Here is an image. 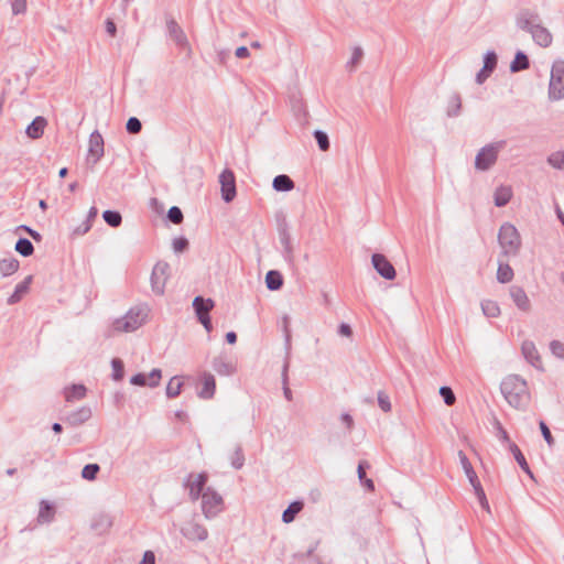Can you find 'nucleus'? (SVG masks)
I'll use <instances>...</instances> for the list:
<instances>
[{
    "mask_svg": "<svg viewBox=\"0 0 564 564\" xmlns=\"http://www.w3.org/2000/svg\"><path fill=\"white\" fill-rule=\"evenodd\" d=\"M91 228V225L89 221H83L79 226L75 227L73 230H72V236L73 237H78V236H83L85 234H87Z\"/></svg>",
    "mask_w": 564,
    "mask_h": 564,
    "instance_id": "nucleus-57",
    "label": "nucleus"
},
{
    "mask_svg": "<svg viewBox=\"0 0 564 564\" xmlns=\"http://www.w3.org/2000/svg\"><path fill=\"white\" fill-rule=\"evenodd\" d=\"M539 426H540V430H541L544 441L547 443V445L550 447L553 446L554 438H553L551 431H550L549 426L546 425V423L544 421H540Z\"/></svg>",
    "mask_w": 564,
    "mask_h": 564,
    "instance_id": "nucleus-55",
    "label": "nucleus"
},
{
    "mask_svg": "<svg viewBox=\"0 0 564 564\" xmlns=\"http://www.w3.org/2000/svg\"><path fill=\"white\" fill-rule=\"evenodd\" d=\"M314 138L318 144V148L322 151H327L329 149L330 143H329V139H328V135L326 132H324L322 130H315Z\"/></svg>",
    "mask_w": 564,
    "mask_h": 564,
    "instance_id": "nucleus-45",
    "label": "nucleus"
},
{
    "mask_svg": "<svg viewBox=\"0 0 564 564\" xmlns=\"http://www.w3.org/2000/svg\"><path fill=\"white\" fill-rule=\"evenodd\" d=\"M369 467L368 463L366 460H362L358 464V468H357V473H358V478L360 479V481H364V479L366 478V468Z\"/></svg>",
    "mask_w": 564,
    "mask_h": 564,
    "instance_id": "nucleus-62",
    "label": "nucleus"
},
{
    "mask_svg": "<svg viewBox=\"0 0 564 564\" xmlns=\"http://www.w3.org/2000/svg\"><path fill=\"white\" fill-rule=\"evenodd\" d=\"M495 427L497 430V436L498 438L501 441V442H505V443H511L510 442V438H509V434L508 432L503 429V426L501 425V423L496 420L495 421Z\"/></svg>",
    "mask_w": 564,
    "mask_h": 564,
    "instance_id": "nucleus-56",
    "label": "nucleus"
},
{
    "mask_svg": "<svg viewBox=\"0 0 564 564\" xmlns=\"http://www.w3.org/2000/svg\"><path fill=\"white\" fill-rule=\"evenodd\" d=\"M289 367H290L289 357H286L283 368H282L281 377H282V384H283V394L288 401H291L292 400V391L289 387V375H288Z\"/></svg>",
    "mask_w": 564,
    "mask_h": 564,
    "instance_id": "nucleus-36",
    "label": "nucleus"
},
{
    "mask_svg": "<svg viewBox=\"0 0 564 564\" xmlns=\"http://www.w3.org/2000/svg\"><path fill=\"white\" fill-rule=\"evenodd\" d=\"M340 420L343 421V423L346 425V427L348 430H351L352 426H354V420L351 417L350 414L348 413H343L341 416H340Z\"/></svg>",
    "mask_w": 564,
    "mask_h": 564,
    "instance_id": "nucleus-64",
    "label": "nucleus"
},
{
    "mask_svg": "<svg viewBox=\"0 0 564 564\" xmlns=\"http://www.w3.org/2000/svg\"><path fill=\"white\" fill-rule=\"evenodd\" d=\"M171 278V267L165 261H158L151 272L150 282L151 290L155 295L162 296L165 292V286Z\"/></svg>",
    "mask_w": 564,
    "mask_h": 564,
    "instance_id": "nucleus-6",
    "label": "nucleus"
},
{
    "mask_svg": "<svg viewBox=\"0 0 564 564\" xmlns=\"http://www.w3.org/2000/svg\"><path fill=\"white\" fill-rule=\"evenodd\" d=\"M99 470H100V466L98 464H96V463L87 464L82 469V477L86 480L93 481L96 479Z\"/></svg>",
    "mask_w": 564,
    "mask_h": 564,
    "instance_id": "nucleus-43",
    "label": "nucleus"
},
{
    "mask_svg": "<svg viewBox=\"0 0 564 564\" xmlns=\"http://www.w3.org/2000/svg\"><path fill=\"white\" fill-rule=\"evenodd\" d=\"M530 34L532 36L533 42L541 47H549L553 42L552 33L541 23H539V25H535Z\"/></svg>",
    "mask_w": 564,
    "mask_h": 564,
    "instance_id": "nucleus-18",
    "label": "nucleus"
},
{
    "mask_svg": "<svg viewBox=\"0 0 564 564\" xmlns=\"http://www.w3.org/2000/svg\"><path fill=\"white\" fill-rule=\"evenodd\" d=\"M193 307L195 310L197 318L208 316L209 312L214 308V301L212 299L196 296L193 301Z\"/></svg>",
    "mask_w": 564,
    "mask_h": 564,
    "instance_id": "nucleus-24",
    "label": "nucleus"
},
{
    "mask_svg": "<svg viewBox=\"0 0 564 564\" xmlns=\"http://www.w3.org/2000/svg\"><path fill=\"white\" fill-rule=\"evenodd\" d=\"M506 141H497L482 147L475 158V169L479 172L489 171L498 161L500 151L505 148Z\"/></svg>",
    "mask_w": 564,
    "mask_h": 564,
    "instance_id": "nucleus-3",
    "label": "nucleus"
},
{
    "mask_svg": "<svg viewBox=\"0 0 564 564\" xmlns=\"http://www.w3.org/2000/svg\"><path fill=\"white\" fill-rule=\"evenodd\" d=\"M139 564H155V555L152 551H145Z\"/></svg>",
    "mask_w": 564,
    "mask_h": 564,
    "instance_id": "nucleus-61",
    "label": "nucleus"
},
{
    "mask_svg": "<svg viewBox=\"0 0 564 564\" xmlns=\"http://www.w3.org/2000/svg\"><path fill=\"white\" fill-rule=\"evenodd\" d=\"M15 251L19 252L23 257H29L33 254L34 247L32 242L26 238H20L18 239L15 243Z\"/></svg>",
    "mask_w": 564,
    "mask_h": 564,
    "instance_id": "nucleus-38",
    "label": "nucleus"
},
{
    "mask_svg": "<svg viewBox=\"0 0 564 564\" xmlns=\"http://www.w3.org/2000/svg\"><path fill=\"white\" fill-rule=\"evenodd\" d=\"M378 404L380 406V409L383 411V412H390L391 411V402H390V398L389 395L383 392V391H379L378 392Z\"/></svg>",
    "mask_w": 564,
    "mask_h": 564,
    "instance_id": "nucleus-53",
    "label": "nucleus"
},
{
    "mask_svg": "<svg viewBox=\"0 0 564 564\" xmlns=\"http://www.w3.org/2000/svg\"><path fill=\"white\" fill-rule=\"evenodd\" d=\"M513 270L508 263L499 262L497 270V280L500 283H508L513 279Z\"/></svg>",
    "mask_w": 564,
    "mask_h": 564,
    "instance_id": "nucleus-35",
    "label": "nucleus"
},
{
    "mask_svg": "<svg viewBox=\"0 0 564 564\" xmlns=\"http://www.w3.org/2000/svg\"><path fill=\"white\" fill-rule=\"evenodd\" d=\"M126 129L131 134H137L142 129V123L137 117H130L126 123Z\"/></svg>",
    "mask_w": 564,
    "mask_h": 564,
    "instance_id": "nucleus-49",
    "label": "nucleus"
},
{
    "mask_svg": "<svg viewBox=\"0 0 564 564\" xmlns=\"http://www.w3.org/2000/svg\"><path fill=\"white\" fill-rule=\"evenodd\" d=\"M498 242L502 249V257L517 256L521 247V237L517 228L510 224L501 225L498 234Z\"/></svg>",
    "mask_w": 564,
    "mask_h": 564,
    "instance_id": "nucleus-2",
    "label": "nucleus"
},
{
    "mask_svg": "<svg viewBox=\"0 0 564 564\" xmlns=\"http://www.w3.org/2000/svg\"><path fill=\"white\" fill-rule=\"evenodd\" d=\"M111 367H112V379L115 381H120L123 379V376H124V366H123V362L121 359L119 358H113L111 360Z\"/></svg>",
    "mask_w": 564,
    "mask_h": 564,
    "instance_id": "nucleus-44",
    "label": "nucleus"
},
{
    "mask_svg": "<svg viewBox=\"0 0 564 564\" xmlns=\"http://www.w3.org/2000/svg\"><path fill=\"white\" fill-rule=\"evenodd\" d=\"M294 182L286 174L276 175L272 182V187L276 192H290L294 188Z\"/></svg>",
    "mask_w": 564,
    "mask_h": 564,
    "instance_id": "nucleus-27",
    "label": "nucleus"
},
{
    "mask_svg": "<svg viewBox=\"0 0 564 564\" xmlns=\"http://www.w3.org/2000/svg\"><path fill=\"white\" fill-rule=\"evenodd\" d=\"M540 17L536 12L522 9L516 17V24L520 30L531 33L535 25H539Z\"/></svg>",
    "mask_w": 564,
    "mask_h": 564,
    "instance_id": "nucleus-11",
    "label": "nucleus"
},
{
    "mask_svg": "<svg viewBox=\"0 0 564 564\" xmlns=\"http://www.w3.org/2000/svg\"><path fill=\"white\" fill-rule=\"evenodd\" d=\"M265 285L270 291H278L283 285V278L279 271L271 270L265 275Z\"/></svg>",
    "mask_w": 564,
    "mask_h": 564,
    "instance_id": "nucleus-32",
    "label": "nucleus"
},
{
    "mask_svg": "<svg viewBox=\"0 0 564 564\" xmlns=\"http://www.w3.org/2000/svg\"><path fill=\"white\" fill-rule=\"evenodd\" d=\"M506 401L514 409H524L530 401L527 381L519 375L507 376L500 384Z\"/></svg>",
    "mask_w": 564,
    "mask_h": 564,
    "instance_id": "nucleus-1",
    "label": "nucleus"
},
{
    "mask_svg": "<svg viewBox=\"0 0 564 564\" xmlns=\"http://www.w3.org/2000/svg\"><path fill=\"white\" fill-rule=\"evenodd\" d=\"M364 52L360 47H355L350 59L347 62L346 67L352 72L360 63Z\"/></svg>",
    "mask_w": 564,
    "mask_h": 564,
    "instance_id": "nucleus-46",
    "label": "nucleus"
},
{
    "mask_svg": "<svg viewBox=\"0 0 564 564\" xmlns=\"http://www.w3.org/2000/svg\"><path fill=\"white\" fill-rule=\"evenodd\" d=\"M55 514V510L51 503L45 500H42L40 503V510L37 516L39 523H50L53 521Z\"/></svg>",
    "mask_w": 564,
    "mask_h": 564,
    "instance_id": "nucleus-31",
    "label": "nucleus"
},
{
    "mask_svg": "<svg viewBox=\"0 0 564 564\" xmlns=\"http://www.w3.org/2000/svg\"><path fill=\"white\" fill-rule=\"evenodd\" d=\"M497 54L494 51H489L484 56V68L485 70H489L490 73L494 72V69L497 66Z\"/></svg>",
    "mask_w": 564,
    "mask_h": 564,
    "instance_id": "nucleus-47",
    "label": "nucleus"
},
{
    "mask_svg": "<svg viewBox=\"0 0 564 564\" xmlns=\"http://www.w3.org/2000/svg\"><path fill=\"white\" fill-rule=\"evenodd\" d=\"M521 351L525 360L538 370H543L541 356L532 340H524L521 346Z\"/></svg>",
    "mask_w": 564,
    "mask_h": 564,
    "instance_id": "nucleus-14",
    "label": "nucleus"
},
{
    "mask_svg": "<svg viewBox=\"0 0 564 564\" xmlns=\"http://www.w3.org/2000/svg\"><path fill=\"white\" fill-rule=\"evenodd\" d=\"M509 449L510 452L512 453L514 459L517 460V463L519 464L520 468L527 474L529 475L531 478H533V474L529 467V464L527 463V459L524 457V455L522 454V452L520 451V448L518 447L517 444L514 443H510L509 445Z\"/></svg>",
    "mask_w": 564,
    "mask_h": 564,
    "instance_id": "nucleus-28",
    "label": "nucleus"
},
{
    "mask_svg": "<svg viewBox=\"0 0 564 564\" xmlns=\"http://www.w3.org/2000/svg\"><path fill=\"white\" fill-rule=\"evenodd\" d=\"M440 394L442 395L446 405H453L456 401V397L449 387H441Z\"/></svg>",
    "mask_w": 564,
    "mask_h": 564,
    "instance_id": "nucleus-50",
    "label": "nucleus"
},
{
    "mask_svg": "<svg viewBox=\"0 0 564 564\" xmlns=\"http://www.w3.org/2000/svg\"><path fill=\"white\" fill-rule=\"evenodd\" d=\"M338 334L344 337H350L352 335V329L348 324L341 323L338 327Z\"/></svg>",
    "mask_w": 564,
    "mask_h": 564,
    "instance_id": "nucleus-60",
    "label": "nucleus"
},
{
    "mask_svg": "<svg viewBox=\"0 0 564 564\" xmlns=\"http://www.w3.org/2000/svg\"><path fill=\"white\" fill-rule=\"evenodd\" d=\"M183 382L180 378L173 377L166 386L167 398H176L182 391Z\"/></svg>",
    "mask_w": 564,
    "mask_h": 564,
    "instance_id": "nucleus-41",
    "label": "nucleus"
},
{
    "mask_svg": "<svg viewBox=\"0 0 564 564\" xmlns=\"http://www.w3.org/2000/svg\"><path fill=\"white\" fill-rule=\"evenodd\" d=\"M491 73L489 70H485L482 67L476 75V82L478 84H482L490 75Z\"/></svg>",
    "mask_w": 564,
    "mask_h": 564,
    "instance_id": "nucleus-63",
    "label": "nucleus"
},
{
    "mask_svg": "<svg viewBox=\"0 0 564 564\" xmlns=\"http://www.w3.org/2000/svg\"><path fill=\"white\" fill-rule=\"evenodd\" d=\"M202 389L198 392V397L200 399H212L215 394L216 390V380L215 377L209 372H203L200 377Z\"/></svg>",
    "mask_w": 564,
    "mask_h": 564,
    "instance_id": "nucleus-20",
    "label": "nucleus"
},
{
    "mask_svg": "<svg viewBox=\"0 0 564 564\" xmlns=\"http://www.w3.org/2000/svg\"><path fill=\"white\" fill-rule=\"evenodd\" d=\"M166 29L169 36L174 41V43L185 50L189 55L192 53L191 45L188 43L187 36L184 33L183 29L178 25V23L174 19H169L166 21Z\"/></svg>",
    "mask_w": 564,
    "mask_h": 564,
    "instance_id": "nucleus-9",
    "label": "nucleus"
},
{
    "mask_svg": "<svg viewBox=\"0 0 564 564\" xmlns=\"http://www.w3.org/2000/svg\"><path fill=\"white\" fill-rule=\"evenodd\" d=\"M86 387L83 384H73L69 388L65 389V399L67 402H73L75 400H82L86 395Z\"/></svg>",
    "mask_w": 564,
    "mask_h": 564,
    "instance_id": "nucleus-33",
    "label": "nucleus"
},
{
    "mask_svg": "<svg viewBox=\"0 0 564 564\" xmlns=\"http://www.w3.org/2000/svg\"><path fill=\"white\" fill-rule=\"evenodd\" d=\"M458 458H459V462H460V465L465 471V475L467 476L470 485H478V476L476 474V471L474 470L468 457L466 456V454L463 452V451H458Z\"/></svg>",
    "mask_w": 564,
    "mask_h": 564,
    "instance_id": "nucleus-26",
    "label": "nucleus"
},
{
    "mask_svg": "<svg viewBox=\"0 0 564 564\" xmlns=\"http://www.w3.org/2000/svg\"><path fill=\"white\" fill-rule=\"evenodd\" d=\"M462 108V99L459 94H453L448 100L447 116L456 117L459 115Z\"/></svg>",
    "mask_w": 564,
    "mask_h": 564,
    "instance_id": "nucleus-37",
    "label": "nucleus"
},
{
    "mask_svg": "<svg viewBox=\"0 0 564 564\" xmlns=\"http://www.w3.org/2000/svg\"><path fill=\"white\" fill-rule=\"evenodd\" d=\"M371 262L375 270L386 280H393L395 278V269L392 263L381 253H373Z\"/></svg>",
    "mask_w": 564,
    "mask_h": 564,
    "instance_id": "nucleus-10",
    "label": "nucleus"
},
{
    "mask_svg": "<svg viewBox=\"0 0 564 564\" xmlns=\"http://www.w3.org/2000/svg\"><path fill=\"white\" fill-rule=\"evenodd\" d=\"M33 276L28 275L22 282H20L14 292L8 297V304L13 305L22 300V297L29 292Z\"/></svg>",
    "mask_w": 564,
    "mask_h": 564,
    "instance_id": "nucleus-21",
    "label": "nucleus"
},
{
    "mask_svg": "<svg viewBox=\"0 0 564 564\" xmlns=\"http://www.w3.org/2000/svg\"><path fill=\"white\" fill-rule=\"evenodd\" d=\"M200 498L202 511L206 519H213L224 510V499L213 488L207 487Z\"/></svg>",
    "mask_w": 564,
    "mask_h": 564,
    "instance_id": "nucleus-7",
    "label": "nucleus"
},
{
    "mask_svg": "<svg viewBox=\"0 0 564 564\" xmlns=\"http://www.w3.org/2000/svg\"><path fill=\"white\" fill-rule=\"evenodd\" d=\"M509 294L520 311L529 312L531 310V302L523 288L512 285L509 289Z\"/></svg>",
    "mask_w": 564,
    "mask_h": 564,
    "instance_id": "nucleus-17",
    "label": "nucleus"
},
{
    "mask_svg": "<svg viewBox=\"0 0 564 564\" xmlns=\"http://www.w3.org/2000/svg\"><path fill=\"white\" fill-rule=\"evenodd\" d=\"M221 198L230 203L236 197V177L231 170L226 169L219 175Z\"/></svg>",
    "mask_w": 564,
    "mask_h": 564,
    "instance_id": "nucleus-8",
    "label": "nucleus"
},
{
    "mask_svg": "<svg viewBox=\"0 0 564 564\" xmlns=\"http://www.w3.org/2000/svg\"><path fill=\"white\" fill-rule=\"evenodd\" d=\"M19 260L14 257H9L0 260V273L2 276H9L15 273L19 269Z\"/></svg>",
    "mask_w": 564,
    "mask_h": 564,
    "instance_id": "nucleus-29",
    "label": "nucleus"
},
{
    "mask_svg": "<svg viewBox=\"0 0 564 564\" xmlns=\"http://www.w3.org/2000/svg\"><path fill=\"white\" fill-rule=\"evenodd\" d=\"M181 533L189 541H205L208 536L207 529L199 523L188 522L182 529Z\"/></svg>",
    "mask_w": 564,
    "mask_h": 564,
    "instance_id": "nucleus-15",
    "label": "nucleus"
},
{
    "mask_svg": "<svg viewBox=\"0 0 564 564\" xmlns=\"http://www.w3.org/2000/svg\"><path fill=\"white\" fill-rule=\"evenodd\" d=\"M187 247H188V241L184 237L175 238L173 240V249L175 252H183L187 249Z\"/></svg>",
    "mask_w": 564,
    "mask_h": 564,
    "instance_id": "nucleus-59",
    "label": "nucleus"
},
{
    "mask_svg": "<svg viewBox=\"0 0 564 564\" xmlns=\"http://www.w3.org/2000/svg\"><path fill=\"white\" fill-rule=\"evenodd\" d=\"M212 365L214 370L220 376H230L236 371L234 364L224 356L215 357Z\"/></svg>",
    "mask_w": 564,
    "mask_h": 564,
    "instance_id": "nucleus-23",
    "label": "nucleus"
},
{
    "mask_svg": "<svg viewBox=\"0 0 564 564\" xmlns=\"http://www.w3.org/2000/svg\"><path fill=\"white\" fill-rule=\"evenodd\" d=\"M547 163L554 169L564 170V150L551 153Z\"/></svg>",
    "mask_w": 564,
    "mask_h": 564,
    "instance_id": "nucleus-42",
    "label": "nucleus"
},
{
    "mask_svg": "<svg viewBox=\"0 0 564 564\" xmlns=\"http://www.w3.org/2000/svg\"><path fill=\"white\" fill-rule=\"evenodd\" d=\"M90 417L91 409L89 406H82L80 409L67 414L64 421L70 426H78L87 422Z\"/></svg>",
    "mask_w": 564,
    "mask_h": 564,
    "instance_id": "nucleus-19",
    "label": "nucleus"
},
{
    "mask_svg": "<svg viewBox=\"0 0 564 564\" xmlns=\"http://www.w3.org/2000/svg\"><path fill=\"white\" fill-rule=\"evenodd\" d=\"M207 475L205 473H200L197 475L191 474L186 481V487L189 491V497L192 500H197L202 497L203 492L206 490Z\"/></svg>",
    "mask_w": 564,
    "mask_h": 564,
    "instance_id": "nucleus-12",
    "label": "nucleus"
},
{
    "mask_svg": "<svg viewBox=\"0 0 564 564\" xmlns=\"http://www.w3.org/2000/svg\"><path fill=\"white\" fill-rule=\"evenodd\" d=\"M162 372L160 369H153L149 375L137 373L130 378V383L133 386L155 388L160 384Z\"/></svg>",
    "mask_w": 564,
    "mask_h": 564,
    "instance_id": "nucleus-13",
    "label": "nucleus"
},
{
    "mask_svg": "<svg viewBox=\"0 0 564 564\" xmlns=\"http://www.w3.org/2000/svg\"><path fill=\"white\" fill-rule=\"evenodd\" d=\"M512 188L508 185H500L494 194L495 205L497 207L506 206L512 198Z\"/></svg>",
    "mask_w": 564,
    "mask_h": 564,
    "instance_id": "nucleus-25",
    "label": "nucleus"
},
{
    "mask_svg": "<svg viewBox=\"0 0 564 564\" xmlns=\"http://www.w3.org/2000/svg\"><path fill=\"white\" fill-rule=\"evenodd\" d=\"M304 503L302 501H293L282 513V521L284 523H291L295 517L303 510Z\"/></svg>",
    "mask_w": 564,
    "mask_h": 564,
    "instance_id": "nucleus-30",
    "label": "nucleus"
},
{
    "mask_svg": "<svg viewBox=\"0 0 564 564\" xmlns=\"http://www.w3.org/2000/svg\"><path fill=\"white\" fill-rule=\"evenodd\" d=\"M12 13L14 15L23 14L26 11V0H10Z\"/></svg>",
    "mask_w": 564,
    "mask_h": 564,
    "instance_id": "nucleus-54",
    "label": "nucleus"
},
{
    "mask_svg": "<svg viewBox=\"0 0 564 564\" xmlns=\"http://www.w3.org/2000/svg\"><path fill=\"white\" fill-rule=\"evenodd\" d=\"M551 352L558 359L564 360V344L560 340H552L550 343Z\"/></svg>",
    "mask_w": 564,
    "mask_h": 564,
    "instance_id": "nucleus-52",
    "label": "nucleus"
},
{
    "mask_svg": "<svg viewBox=\"0 0 564 564\" xmlns=\"http://www.w3.org/2000/svg\"><path fill=\"white\" fill-rule=\"evenodd\" d=\"M243 464H245V455L242 453V448L240 446H237L231 456V466L235 469H240V468H242Z\"/></svg>",
    "mask_w": 564,
    "mask_h": 564,
    "instance_id": "nucleus-48",
    "label": "nucleus"
},
{
    "mask_svg": "<svg viewBox=\"0 0 564 564\" xmlns=\"http://www.w3.org/2000/svg\"><path fill=\"white\" fill-rule=\"evenodd\" d=\"M481 310L487 317H497L500 314V307L498 303L491 300L482 301Z\"/></svg>",
    "mask_w": 564,
    "mask_h": 564,
    "instance_id": "nucleus-40",
    "label": "nucleus"
},
{
    "mask_svg": "<svg viewBox=\"0 0 564 564\" xmlns=\"http://www.w3.org/2000/svg\"><path fill=\"white\" fill-rule=\"evenodd\" d=\"M148 316L147 307L137 306L130 308L124 316L113 322V329L117 332H134L143 325Z\"/></svg>",
    "mask_w": 564,
    "mask_h": 564,
    "instance_id": "nucleus-4",
    "label": "nucleus"
},
{
    "mask_svg": "<svg viewBox=\"0 0 564 564\" xmlns=\"http://www.w3.org/2000/svg\"><path fill=\"white\" fill-rule=\"evenodd\" d=\"M47 124V121L44 117L37 116L34 120L26 127L25 133L31 139H39L42 137L44 129Z\"/></svg>",
    "mask_w": 564,
    "mask_h": 564,
    "instance_id": "nucleus-22",
    "label": "nucleus"
},
{
    "mask_svg": "<svg viewBox=\"0 0 564 564\" xmlns=\"http://www.w3.org/2000/svg\"><path fill=\"white\" fill-rule=\"evenodd\" d=\"M104 155V139L102 135L98 131H94L89 137V148H88V160H91L93 163H97L100 158Z\"/></svg>",
    "mask_w": 564,
    "mask_h": 564,
    "instance_id": "nucleus-16",
    "label": "nucleus"
},
{
    "mask_svg": "<svg viewBox=\"0 0 564 564\" xmlns=\"http://www.w3.org/2000/svg\"><path fill=\"white\" fill-rule=\"evenodd\" d=\"M167 218L171 223L178 225L183 221V213L177 206H173L167 212Z\"/></svg>",
    "mask_w": 564,
    "mask_h": 564,
    "instance_id": "nucleus-51",
    "label": "nucleus"
},
{
    "mask_svg": "<svg viewBox=\"0 0 564 564\" xmlns=\"http://www.w3.org/2000/svg\"><path fill=\"white\" fill-rule=\"evenodd\" d=\"M281 242H282V245L284 247V257H285V259L291 261L292 257H293V249H292L289 236L284 235L281 238Z\"/></svg>",
    "mask_w": 564,
    "mask_h": 564,
    "instance_id": "nucleus-58",
    "label": "nucleus"
},
{
    "mask_svg": "<svg viewBox=\"0 0 564 564\" xmlns=\"http://www.w3.org/2000/svg\"><path fill=\"white\" fill-rule=\"evenodd\" d=\"M549 98L557 101L564 98V62L555 61L551 68Z\"/></svg>",
    "mask_w": 564,
    "mask_h": 564,
    "instance_id": "nucleus-5",
    "label": "nucleus"
},
{
    "mask_svg": "<svg viewBox=\"0 0 564 564\" xmlns=\"http://www.w3.org/2000/svg\"><path fill=\"white\" fill-rule=\"evenodd\" d=\"M102 218L112 228L119 227L122 223V216L117 210H105Z\"/></svg>",
    "mask_w": 564,
    "mask_h": 564,
    "instance_id": "nucleus-39",
    "label": "nucleus"
},
{
    "mask_svg": "<svg viewBox=\"0 0 564 564\" xmlns=\"http://www.w3.org/2000/svg\"><path fill=\"white\" fill-rule=\"evenodd\" d=\"M529 66H530L529 57L522 51H519V52H517L514 59L512 61V63L510 65V70L512 73H518L520 70H524V69L529 68Z\"/></svg>",
    "mask_w": 564,
    "mask_h": 564,
    "instance_id": "nucleus-34",
    "label": "nucleus"
}]
</instances>
